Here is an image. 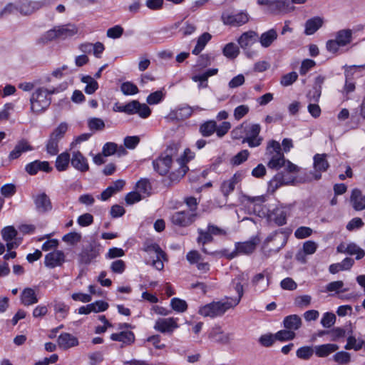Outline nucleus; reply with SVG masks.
I'll list each match as a JSON object with an SVG mask.
<instances>
[{
  "mask_svg": "<svg viewBox=\"0 0 365 365\" xmlns=\"http://www.w3.org/2000/svg\"><path fill=\"white\" fill-rule=\"evenodd\" d=\"M299 170L297 165L284 158L281 153L280 144L275 141V190L278 187L293 182L295 174Z\"/></svg>",
  "mask_w": 365,
  "mask_h": 365,
  "instance_id": "f257e3e1",
  "label": "nucleus"
},
{
  "mask_svg": "<svg viewBox=\"0 0 365 365\" xmlns=\"http://www.w3.org/2000/svg\"><path fill=\"white\" fill-rule=\"evenodd\" d=\"M77 32V27L73 24L55 26L38 38L36 43L43 46L56 38L65 39L71 37L76 34Z\"/></svg>",
  "mask_w": 365,
  "mask_h": 365,
  "instance_id": "f03ea898",
  "label": "nucleus"
},
{
  "mask_svg": "<svg viewBox=\"0 0 365 365\" xmlns=\"http://www.w3.org/2000/svg\"><path fill=\"white\" fill-rule=\"evenodd\" d=\"M85 242L78 255V262L81 265H89L100 256L101 245L93 237H89Z\"/></svg>",
  "mask_w": 365,
  "mask_h": 365,
  "instance_id": "7ed1b4c3",
  "label": "nucleus"
},
{
  "mask_svg": "<svg viewBox=\"0 0 365 365\" xmlns=\"http://www.w3.org/2000/svg\"><path fill=\"white\" fill-rule=\"evenodd\" d=\"M68 128L66 123H61L57 128L49 135L46 144V150L51 155H56L58 153V143L65 136Z\"/></svg>",
  "mask_w": 365,
  "mask_h": 365,
  "instance_id": "20e7f679",
  "label": "nucleus"
},
{
  "mask_svg": "<svg viewBox=\"0 0 365 365\" xmlns=\"http://www.w3.org/2000/svg\"><path fill=\"white\" fill-rule=\"evenodd\" d=\"M233 305L230 302H212L200 307L198 314L207 317L215 318L222 316Z\"/></svg>",
  "mask_w": 365,
  "mask_h": 365,
  "instance_id": "39448f33",
  "label": "nucleus"
},
{
  "mask_svg": "<svg viewBox=\"0 0 365 365\" xmlns=\"http://www.w3.org/2000/svg\"><path fill=\"white\" fill-rule=\"evenodd\" d=\"M51 98L47 96L44 88H38L30 98L31 110L35 114L44 112L51 105Z\"/></svg>",
  "mask_w": 365,
  "mask_h": 365,
  "instance_id": "423d86ee",
  "label": "nucleus"
},
{
  "mask_svg": "<svg viewBox=\"0 0 365 365\" xmlns=\"http://www.w3.org/2000/svg\"><path fill=\"white\" fill-rule=\"evenodd\" d=\"M259 242L260 239L257 235L252 236L249 240L245 242H235L234 253L231 257H237L240 255H250L255 251Z\"/></svg>",
  "mask_w": 365,
  "mask_h": 365,
  "instance_id": "0eeeda50",
  "label": "nucleus"
},
{
  "mask_svg": "<svg viewBox=\"0 0 365 365\" xmlns=\"http://www.w3.org/2000/svg\"><path fill=\"white\" fill-rule=\"evenodd\" d=\"M195 217L196 214L183 210L174 212L170 217V220L175 225L187 227L195 220Z\"/></svg>",
  "mask_w": 365,
  "mask_h": 365,
  "instance_id": "6e6552de",
  "label": "nucleus"
},
{
  "mask_svg": "<svg viewBox=\"0 0 365 365\" xmlns=\"http://www.w3.org/2000/svg\"><path fill=\"white\" fill-rule=\"evenodd\" d=\"M221 19L224 24L231 26H240L249 21V16L246 12L241 11L236 14L223 13Z\"/></svg>",
  "mask_w": 365,
  "mask_h": 365,
  "instance_id": "1a4fd4ad",
  "label": "nucleus"
},
{
  "mask_svg": "<svg viewBox=\"0 0 365 365\" xmlns=\"http://www.w3.org/2000/svg\"><path fill=\"white\" fill-rule=\"evenodd\" d=\"M326 154H316L314 156V171L310 172L314 180H318L321 179L322 172H325L329 167V164L326 159Z\"/></svg>",
  "mask_w": 365,
  "mask_h": 365,
  "instance_id": "9d476101",
  "label": "nucleus"
},
{
  "mask_svg": "<svg viewBox=\"0 0 365 365\" xmlns=\"http://www.w3.org/2000/svg\"><path fill=\"white\" fill-rule=\"evenodd\" d=\"M48 2L24 0L18 6V10L24 15H30L43 7L48 6Z\"/></svg>",
  "mask_w": 365,
  "mask_h": 365,
  "instance_id": "9b49d317",
  "label": "nucleus"
},
{
  "mask_svg": "<svg viewBox=\"0 0 365 365\" xmlns=\"http://www.w3.org/2000/svg\"><path fill=\"white\" fill-rule=\"evenodd\" d=\"M52 170L53 168L50 166L48 161H41L39 160L31 162L25 166V171L30 175H36L38 171L48 173Z\"/></svg>",
  "mask_w": 365,
  "mask_h": 365,
  "instance_id": "f8f14e48",
  "label": "nucleus"
},
{
  "mask_svg": "<svg viewBox=\"0 0 365 365\" xmlns=\"http://www.w3.org/2000/svg\"><path fill=\"white\" fill-rule=\"evenodd\" d=\"M178 327L177 319L173 317L158 319L154 326L155 330L163 334H171Z\"/></svg>",
  "mask_w": 365,
  "mask_h": 365,
  "instance_id": "ddd939ff",
  "label": "nucleus"
},
{
  "mask_svg": "<svg viewBox=\"0 0 365 365\" xmlns=\"http://www.w3.org/2000/svg\"><path fill=\"white\" fill-rule=\"evenodd\" d=\"M65 255L61 250H54L46 255L44 264L49 268L61 266L65 262Z\"/></svg>",
  "mask_w": 365,
  "mask_h": 365,
  "instance_id": "4468645a",
  "label": "nucleus"
},
{
  "mask_svg": "<svg viewBox=\"0 0 365 365\" xmlns=\"http://www.w3.org/2000/svg\"><path fill=\"white\" fill-rule=\"evenodd\" d=\"M177 160L179 163L180 168L175 171L170 173L168 176V179L163 180L164 184L168 186H170L173 183L178 182L189 170L186 164L182 162V159H178Z\"/></svg>",
  "mask_w": 365,
  "mask_h": 365,
  "instance_id": "2eb2a0df",
  "label": "nucleus"
},
{
  "mask_svg": "<svg viewBox=\"0 0 365 365\" xmlns=\"http://www.w3.org/2000/svg\"><path fill=\"white\" fill-rule=\"evenodd\" d=\"M34 202L36 206V210L39 213L47 212L51 211L53 208L51 201L45 192H42L34 196Z\"/></svg>",
  "mask_w": 365,
  "mask_h": 365,
  "instance_id": "dca6fc26",
  "label": "nucleus"
},
{
  "mask_svg": "<svg viewBox=\"0 0 365 365\" xmlns=\"http://www.w3.org/2000/svg\"><path fill=\"white\" fill-rule=\"evenodd\" d=\"M34 150L26 139H21L17 142L14 148L9 153V160L10 161L18 159L24 153Z\"/></svg>",
  "mask_w": 365,
  "mask_h": 365,
  "instance_id": "f3484780",
  "label": "nucleus"
},
{
  "mask_svg": "<svg viewBox=\"0 0 365 365\" xmlns=\"http://www.w3.org/2000/svg\"><path fill=\"white\" fill-rule=\"evenodd\" d=\"M173 161L170 158H166L160 155L153 161V169L160 175H165L168 173Z\"/></svg>",
  "mask_w": 365,
  "mask_h": 365,
  "instance_id": "a211bd4d",
  "label": "nucleus"
},
{
  "mask_svg": "<svg viewBox=\"0 0 365 365\" xmlns=\"http://www.w3.org/2000/svg\"><path fill=\"white\" fill-rule=\"evenodd\" d=\"M71 165L81 173H86L89 170L87 158L79 151L72 153Z\"/></svg>",
  "mask_w": 365,
  "mask_h": 365,
  "instance_id": "6ab92c4d",
  "label": "nucleus"
},
{
  "mask_svg": "<svg viewBox=\"0 0 365 365\" xmlns=\"http://www.w3.org/2000/svg\"><path fill=\"white\" fill-rule=\"evenodd\" d=\"M208 338L216 343L227 344L230 342V334H225L221 327L215 325L208 332Z\"/></svg>",
  "mask_w": 365,
  "mask_h": 365,
  "instance_id": "aec40b11",
  "label": "nucleus"
},
{
  "mask_svg": "<svg viewBox=\"0 0 365 365\" xmlns=\"http://www.w3.org/2000/svg\"><path fill=\"white\" fill-rule=\"evenodd\" d=\"M57 342L58 346L64 350L76 346L79 344L77 337L67 332L61 333L58 337Z\"/></svg>",
  "mask_w": 365,
  "mask_h": 365,
  "instance_id": "412c9836",
  "label": "nucleus"
},
{
  "mask_svg": "<svg viewBox=\"0 0 365 365\" xmlns=\"http://www.w3.org/2000/svg\"><path fill=\"white\" fill-rule=\"evenodd\" d=\"M194 108L187 104L179 106L175 110H172L169 117L171 119L177 120H183L190 118Z\"/></svg>",
  "mask_w": 365,
  "mask_h": 365,
  "instance_id": "4be33fe9",
  "label": "nucleus"
},
{
  "mask_svg": "<svg viewBox=\"0 0 365 365\" xmlns=\"http://www.w3.org/2000/svg\"><path fill=\"white\" fill-rule=\"evenodd\" d=\"M125 185L123 180H117L113 183L104 190L100 196V199L103 201L108 200L115 193L120 191Z\"/></svg>",
  "mask_w": 365,
  "mask_h": 365,
  "instance_id": "5701e85b",
  "label": "nucleus"
},
{
  "mask_svg": "<svg viewBox=\"0 0 365 365\" xmlns=\"http://www.w3.org/2000/svg\"><path fill=\"white\" fill-rule=\"evenodd\" d=\"M110 339L115 341H120L125 346H130L135 342V334L131 331H122L119 333H113L110 335Z\"/></svg>",
  "mask_w": 365,
  "mask_h": 365,
  "instance_id": "b1692460",
  "label": "nucleus"
},
{
  "mask_svg": "<svg viewBox=\"0 0 365 365\" xmlns=\"http://www.w3.org/2000/svg\"><path fill=\"white\" fill-rule=\"evenodd\" d=\"M350 201L355 210L359 211L365 209V195L359 189H354L351 192Z\"/></svg>",
  "mask_w": 365,
  "mask_h": 365,
  "instance_id": "393cba45",
  "label": "nucleus"
},
{
  "mask_svg": "<svg viewBox=\"0 0 365 365\" xmlns=\"http://www.w3.org/2000/svg\"><path fill=\"white\" fill-rule=\"evenodd\" d=\"M258 35L254 31H249L243 33L238 39V43L242 48L246 49L252 44L257 42Z\"/></svg>",
  "mask_w": 365,
  "mask_h": 365,
  "instance_id": "a878e982",
  "label": "nucleus"
},
{
  "mask_svg": "<svg viewBox=\"0 0 365 365\" xmlns=\"http://www.w3.org/2000/svg\"><path fill=\"white\" fill-rule=\"evenodd\" d=\"M339 349V346L335 344H326L314 347L315 354L318 357H327Z\"/></svg>",
  "mask_w": 365,
  "mask_h": 365,
  "instance_id": "bb28decb",
  "label": "nucleus"
},
{
  "mask_svg": "<svg viewBox=\"0 0 365 365\" xmlns=\"http://www.w3.org/2000/svg\"><path fill=\"white\" fill-rule=\"evenodd\" d=\"M70 162H71L70 154L66 151L57 156L55 167L59 172L65 171L68 169Z\"/></svg>",
  "mask_w": 365,
  "mask_h": 365,
  "instance_id": "cd10ccee",
  "label": "nucleus"
},
{
  "mask_svg": "<svg viewBox=\"0 0 365 365\" xmlns=\"http://www.w3.org/2000/svg\"><path fill=\"white\" fill-rule=\"evenodd\" d=\"M216 121L214 120H206L199 126V133L204 138L211 136L215 133Z\"/></svg>",
  "mask_w": 365,
  "mask_h": 365,
  "instance_id": "c85d7f7f",
  "label": "nucleus"
},
{
  "mask_svg": "<svg viewBox=\"0 0 365 365\" xmlns=\"http://www.w3.org/2000/svg\"><path fill=\"white\" fill-rule=\"evenodd\" d=\"M352 31L351 29H341L337 31L335 34V38L343 47L349 44L352 41Z\"/></svg>",
  "mask_w": 365,
  "mask_h": 365,
  "instance_id": "c756f323",
  "label": "nucleus"
},
{
  "mask_svg": "<svg viewBox=\"0 0 365 365\" xmlns=\"http://www.w3.org/2000/svg\"><path fill=\"white\" fill-rule=\"evenodd\" d=\"M21 303L29 306L38 302V298L34 290L31 288H25L21 295Z\"/></svg>",
  "mask_w": 365,
  "mask_h": 365,
  "instance_id": "7c9ffc66",
  "label": "nucleus"
},
{
  "mask_svg": "<svg viewBox=\"0 0 365 365\" xmlns=\"http://www.w3.org/2000/svg\"><path fill=\"white\" fill-rule=\"evenodd\" d=\"M283 323L286 329L294 331L300 328L302 325V319L298 315L292 314L286 317Z\"/></svg>",
  "mask_w": 365,
  "mask_h": 365,
  "instance_id": "2f4dec72",
  "label": "nucleus"
},
{
  "mask_svg": "<svg viewBox=\"0 0 365 365\" xmlns=\"http://www.w3.org/2000/svg\"><path fill=\"white\" fill-rule=\"evenodd\" d=\"M351 333V329L348 330L347 334H349V336L347 338V343L344 348L346 350L354 349L355 351H359L361 349L363 346L365 344V341L360 339H356L354 336L350 335Z\"/></svg>",
  "mask_w": 365,
  "mask_h": 365,
  "instance_id": "473e14b6",
  "label": "nucleus"
},
{
  "mask_svg": "<svg viewBox=\"0 0 365 365\" xmlns=\"http://www.w3.org/2000/svg\"><path fill=\"white\" fill-rule=\"evenodd\" d=\"M323 21L320 17H314L306 21L305 34L312 35L314 34L320 27H322Z\"/></svg>",
  "mask_w": 365,
  "mask_h": 365,
  "instance_id": "72a5a7b5",
  "label": "nucleus"
},
{
  "mask_svg": "<svg viewBox=\"0 0 365 365\" xmlns=\"http://www.w3.org/2000/svg\"><path fill=\"white\" fill-rule=\"evenodd\" d=\"M144 250L147 252H153L156 253L157 258L158 259H166V253L161 249L160 245L157 243L145 242L144 243Z\"/></svg>",
  "mask_w": 365,
  "mask_h": 365,
  "instance_id": "f704fd0d",
  "label": "nucleus"
},
{
  "mask_svg": "<svg viewBox=\"0 0 365 365\" xmlns=\"http://www.w3.org/2000/svg\"><path fill=\"white\" fill-rule=\"evenodd\" d=\"M222 53L225 56L230 59H235L237 57L240 53V50L237 46H236L234 43H227L223 49Z\"/></svg>",
  "mask_w": 365,
  "mask_h": 365,
  "instance_id": "c9c22d12",
  "label": "nucleus"
},
{
  "mask_svg": "<svg viewBox=\"0 0 365 365\" xmlns=\"http://www.w3.org/2000/svg\"><path fill=\"white\" fill-rule=\"evenodd\" d=\"M346 254L356 255L357 260L362 259L365 256V252L355 243H349L346 247Z\"/></svg>",
  "mask_w": 365,
  "mask_h": 365,
  "instance_id": "e433bc0d",
  "label": "nucleus"
},
{
  "mask_svg": "<svg viewBox=\"0 0 365 365\" xmlns=\"http://www.w3.org/2000/svg\"><path fill=\"white\" fill-rule=\"evenodd\" d=\"M290 234L291 230L289 229H285L284 230L281 229L279 231L275 232V241H278L279 244V246L277 247V250H280L287 244Z\"/></svg>",
  "mask_w": 365,
  "mask_h": 365,
  "instance_id": "4c0bfd02",
  "label": "nucleus"
},
{
  "mask_svg": "<svg viewBox=\"0 0 365 365\" xmlns=\"http://www.w3.org/2000/svg\"><path fill=\"white\" fill-rule=\"evenodd\" d=\"M294 6L289 0H275V10L281 13H288L294 11Z\"/></svg>",
  "mask_w": 365,
  "mask_h": 365,
  "instance_id": "58836bf2",
  "label": "nucleus"
},
{
  "mask_svg": "<svg viewBox=\"0 0 365 365\" xmlns=\"http://www.w3.org/2000/svg\"><path fill=\"white\" fill-rule=\"evenodd\" d=\"M197 232L199 236L197 238V242L198 244H202V245H205L207 243L212 242L214 240L208 228L207 229V230H203L199 228L197 230Z\"/></svg>",
  "mask_w": 365,
  "mask_h": 365,
  "instance_id": "ea45409f",
  "label": "nucleus"
},
{
  "mask_svg": "<svg viewBox=\"0 0 365 365\" xmlns=\"http://www.w3.org/2000/svg\"><path fill=\"white\" fill-rule=\"evenodd\" d=\"M136 188L142 193L149 196L151 193L152 185L148 178H141L136 183Z\"/></svg>",
  "mask_w": 365,
  "mask_h": 365,
  "instance_id": "a19ab883",
  "label": "nucleus"
},
{
  "mask_svg": "<svg viewBox=\"0 0 365 365\" xmlns=\"http://www.w3.org/2000/svg\"><path fill=\"white\" fill-rule=\"evenodd\" d=\"M170 306L173 310L180 313L185 312L187 309V302L177 297H174L171 299Z\"/></svg>",
  "mask_w": 365,
  "mask_h": 365,
  "instance_id": "79ce46f5",
  "label": "nucleus"
},
{
  "mask_svg": "<svg viewBox=\"0 0 365 365\" xmlns=\"http://www.w3.org/2000/svg\"><path fill=\"white\" fill-rule=\"evenodd\" d=\"M1 236L4 241L9 242L16 239L18 232L13 226H7L1 230Z\"/></svg>",
  "mask_w": 365,
  "mask_h": 365,
  "instance_id": "37998d69",
  "label": "nucleus"
},
{
  "mask_svg": "<svg viewBox=\"0 0 365 365\" xmlns=\"http://www.w3.org/2000/svg\"><path fill=\"white\" fill-rule=\"evenodd\" d=\"M250 153L247 150H242L232 158L230 163L233 166L239 165L246 161Z\"/></svg>",
  "mask_w": 365,
  "mask_h": 365,
  "instance_id": "c03bdc74",
  "label": "nucleus"
},
{
  "mask_svg": "<svg viewBox=\"0 0 365 365\" xmlns=\"http://www.w3.org/2000/svg\"><path fill=\"white\" fill-rule=\"evenodd\" d=\"M274 239V234H269L267 238L264 240L262 245V252L266 257H269L272 255L273 250L269 246V243L272 242Z\"/></svg>",
  "mask_w": 365,
  "mask_h": 365,
  "instance_id": "a18cd8bd",
  "label": "nucleus"
},
{
  "mask_svg": "<svg viewBox=\"0 0 365 365\" xmlns=\"http://www.w3.org/2000/svg\"><path fill=\"white\" fill-rule=\"evenodd\" d=\"M178 145L175 143H171L167 146L165 150L160 155L166 158H170L173 161V158L178 155Z\"/></svg>",
  "mask_w": 365,
  "mask_h": 365,
  "instance_id": "49530a36",
  "label": "nucleus"
},
{
  "mask_svg": "<svg viewBox=\"0 0 365 365\" xmlns=\"http://www.w3.org/2000/svg\"><path fill=\"white\" fill-rule=\"evenodd\" d=\"M295 336L294 331L287 329L286 330H281L275 333V340L280 341L292 340L295 338Z\"/></svg>",
  "mask_w": 365,
  "mask_h": 365,
  "instance_id": "de8ad7c7",
  "label": "nucleus"
},
{
  "mask_svg": "<svg viewBox=\"0 0 365 365\" xmlns=\"http://www.w3.org/2000/svg\"><path fill=\"white\" fill-rule=\"evenodd\" d=\"M120 90L126 96L134 95L139 92L136 85L130 81L123 83L120 86Z\"/></svg>",
  "mask_w": 365,
  "mask_h": 365,
  "instance_id": "09e8293b",
  "label": "nucleus"
},
{
  "mask_svg": "<svg viewBox=\"0 0 365 365\" xmlns=\"http://www.w3.org/2000/svg\"><path fill=\"white\" fill-rule=\"evenodd\" d=\"M274 41V29H269L268 31L263 33L260 38L259 42L263 47L269 46Z\"/></svg>",
  "mask_w": 365,
  "mask_h": 365,
  "instance_id": "8fccbe9b",
  "label": "nucleus"
},
{
  "mask_svg": "<svg viewBox=\"0 0 365 365\" xmlns=\"http://www.w3.org/2000/svg\"><path fill=\"white\" fill-rule=\"evenodd\" d=\"M314 349L308 346L300 347L297 351V356L301 359H309L314 354Z\"/></svg>",
  "mask_w": 365,
  "mask_h": 365,
  "instance_id": "3c124183",
  "label": "nucleus"
},
{
  "mask_svg": "<svg viewBox=\"0 0 365 365\" xmlns=\"http://www.w3.org/2000/svg\"><path fill=\"white\" fill-rule=\"evenodd\" d=\"M164 93L161 91H157L151 93L146 99V101L150 105H155L160 103L164 98Z\"/></svg>",
  "mask_w": 365,
  "mask_h": 365,
  "instance_id": "603ef678",
  "label": "nucleus"
},
{
  "mask_svg": "<svg viewBox=\"0 0 365 365\" xmlns=\"http://www.w3.org/2000/svg\"><path fill=\"white\" fill-rule=\"evenodd\" d=\"M88 125L91 130H103L105 128L104 121L98 118H92L89 119Z\"/></svg>",
  "mask_w": 365,
  "mask_h": 365,
  "instance_id": "864d4df0",
  "label": "nucleus"
},
{
  "mask_svg": "<svg viewBox=\"0 0 365 365\" xmlns=\"http://www.w3.org/2000/svg\"><path fill=\"white\" fill-rule=\"evenodd\" d=\"M344 282L342 281H334L329 283L326 286V289L327 292H345L349 290V289H344Z\"/></svg>",
  "mask_w": 365,
  "mask_h": 365,
  "instance_id": "5fc2aeb1",
  "label": "nucleus"
},
{
  "mask_svg": "<svg viewBox=\"0 0 365 365\" xmlns=\"http://www.w3.org/2000/svg\"><path fill=\"white\" fill-rule=\"evenodd\" d=\"M62 240L65 242L74 245L81 241V235L76 232H71L65 235Z\"/></svg>",
  "mask_w": 365,
  "mask_h": 365,
  "instance_id": "6e6d98bb",
  "label": "nucleus"
},
{
  "mask_svg": "<svg viewBox=\"0 0 365 365\" xmlns=\"http://www.w3.org/2000/svg\"><path fill=\"white\" fill-rule=\"evenodd\" d=\"M287 209H275V224L278 225H283L286 224V219L287 216Z\"/></svg>",
  "mask_w": 365,
  "mask_h": 365,
  "instance_id": "4d7b16f0",
  "label": "nucleus"
},
{
  "mask_svg": "<svg viewBox=\"0 0 365 365\" xmlns=\"http://www.w3.org/2000/svg\"><path fill=\"white\" fill-rule=\"evenodd\" d=\"M54 311L56 313L60 314V317L62 319L66 318L68 312H69V306L66 304L64 302H55L53 305Z\"/></svg>",
  "mask_w": 365,
  "mask_h": 365,
  "instance_id": "13d9d810",
  "label": "nucleus"
},
{
  "mask_svg": "<svg viewBox=\"0 0 365 365\" xmlns=\"http://www.w3.org/2000/svg\"><path fill=\"white\" fill-rule=\"evenodd\" d=\"M123 28L120 25H115L107 30L106 35L108 38H118L123 34Z\"/></svg>",
  "mask_w": 365,
  "mask_h": 365,
  "instance_id": "bf43d9fd",
  "label": "nucleus"
},
{
  "mask_svg": "<svg viewBox=\"0 0 365 365\" xmlns=\"http://www.w3.org/2000/svg\"><path fill=\"white\" fill-rule=\"evenodd\" d=\"M140 103L137 100H133L125 105L124 113L128 115L136 114L138 107H140Z\"/></svg>",
  "mask_w": 365,
  "mask_h": 365,
  "instance_id": "052dcab7",
  "label": "nucleus"
},
{
  "mask_svg": "<svg viewBox=\"0 0 365 365\" xmlns=\"http://www.w3.org/2000/svg\"><path fill=\"white\" fill-rule=\"evenodd\" d=\"M298 78V75L296 72L293 71L284 75L280 81V83L283 86H289L292 85Z\"/></svg>",
  "mask_w": 365,
  "mask_h": 365,
  "instance_id": "680f3d73",
  "label": "nucleus"
},
{
  "mask_svg": "<svg viewBox=\"0 0 365 365\" xmlns=\"http://www.w3.org/2000/svg\"><path fill=\"white\" fill-rule=\"evenodd\" d=\"M16 192V187L14 184L8 183L1 187V193L4 197H11Z\"/></svg>",
  "mask_w": 365,
  "mask_h": 365,
  "instance_id": "e2e57ef3",
  "label": "nucleus"
},
{
  "mask_svg": "<svg viewBox=\"0 0 365 365\" xmlns=\"http://www.w3.org/2000/svg\"><path fill=\"white\" fill-rule=\"evenodd\" d=\"M77 222L81 227L89 226L93 222V217L90 213L83 214L78 217Z\"/></svg>",
  "mask_w": 365,
  "mask_h": 365,
  "instance_id": "0e129e2a",
  "label": "nucleus"
},
{
  "mask_svg": "<svg viewBox=\"0 0 365 365\" xmlns=\"http://www.w3.org/2000/svg\"><path fill=\"white\" fill-rule=\"evenodd\" d=\"M336 321V316L333 313L327 312L324 314L321 324L324 327L329 328L331 327Z\"/></svg>",
  "mask_w": 365,
  "mask_h": 365,
  "instance_id": "69168bd1",
  "label": "nucleus"
},
{
  "mask_svg": "<svg viewBox=\"0 0 365 365\" xmlns=\"http://www.w3.org/2000/svg\"><path fill=\"white\" fill-rule=\"evenodd\" d=\"M117 151V144L115 143H106L104 144L102 149V155L108 157L115 154Z\"/></svg>",
  "mask_w": 365,
  "mask_h": 365,
  "instance_id": "338daca9",
  "label": "nucleus"
},
{
  "mask_svg": "<svg viewBox=\"0 0 365 365\" xmlns=\"http://www.w3.org/2000/svg\"><path fill=\"white\" fill-rule=\"evenodd\" d=\"M333 358L336 362L340 364H348L351 360L350 354L344 351L336 353Z\"/></svg>",
  "mask_w": 365,
  "mask_h": 365,
  "instance_id": "774afa93",
  "label": "nucleus"
}]
</instances>
